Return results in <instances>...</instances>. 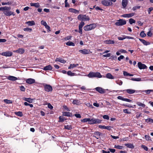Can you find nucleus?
<instances>
[{
	"mask_svg": "<svg viewBox=\"0 0 153 153\" xmlns=\"http://www.w3.org/2000/svg\"><path fill=\"white\" fill-rule=\"evenodd\" d=\"M96 26L97 25L96 24L93 23L85 26L83 28L85 30L89 31L94 29Z\"/></svg>",
	"mask_w": 153,
	"mask_h": 153,
	"instance_id": "f257e3e1",
	"label": "nucleus"
},
{
	"mask_svg": "<svg viewBox=\"0 0 153 153\" xmlns=\"http://www.w3.org/2000/svg\"><path fill=\"white\" fill-rule=\"evenodd\" d=\"M77 19L78 20L82 21H88L90 19L88 16L85 15L80 14L78 16Z\"/></svg>",
	"mask_w": 153,
	"mask_h": 153,
	"instance_id": "f03ea898",
	"label": "nucleus"
},
{
	"mask_svg": "<svg viewBox=\"0 0 153 153\" xmlns=\"http://www.w3.org/2000/svg\"><path fill=\"white\" fill-rule=\"evenodd\" d=\"M101 122V120L94 118H92L91 119H90L89 122V124H94L99 123Z\"/></svg>",
	"mask_w": 153,
	"mask_h": 153,
	"instance_id": "7ed1b4c3",
	"label": "nucleus"
},
{
	"mask_svg": "<svg viewBox=\"0 0 153 153\" xmlns=\"http://www.w3.org/2000/svg\"><path fill=\"white\" fill-rule=\"evenodd\" d=\"M126 21L123 19H120L117 21L115 23V25L117 26H122L126 24Z\"/></svg>",
	"mask_w": 153,
	"mask_h": 153,
	"instance_id": "20e7f679",
	"label": "nucleus"
},
{
	"mask_svg": "<svg viewBox=\"0 0 153 153\" xmlns=\"http://www.w3.org/2000/svg\"><path fill=\"white\" fill-rule=\"evenodd\" d=\"M45 90L47 92L51 91L52 90V87L50 85L45 84L43 85Z\"/></svg>",
	"mask_w": 153,
	"mask_h": 153,
	"instance_id": "39448f33",
	"label": "nucleus"
},
{
	"mask_svg": "<svg viewBox=\"0 0 153 153\" xmlns=\"http://www.w3.org/2000/svg\"><path fill=\"white\" fill-rule=\"evenodd\" d=\"M79 52L82 54H89L92 52H91L89 49H83L82 50H79Z\"/></svg>",
	"mask_w": 153,
	"mask_h": 153,
	"instance_id": "423d86ee",
	"label": "nucleus"
},
{
	"mask_svg": "<svg viewBox=\"0 0 153 153\" xmlns=\"http://www.w3.org/2000/svg\"><path fill=\"white\" fill-rule=\"evenodd\" d=\"M101 3L103 5L106 6L111 5L112 4V2H109L106 0H103L102 1Z\"/></svg>",
	"mask_w": 153,
	"mask_h": 153,
	"instance_id": "0eeeda50",
	"label": "nucleus"
},
{
	"mask_svg": "<svg viewBox=\"0 0 153 153\" xmlns=\"http://www.w3.org/2000/svg\"><path fill=\"white\" fill-rule=\"evenodd\" d=\"M13 53L9 51L4 52L1 53V55L2 56H10L12 55Z\"/></svg>",
	"mask_w": 153,
	"mask_h": 153,
	"instance_id": "6e6552de",
	"label": "nucleus"
},
{
	"mask_svg": "<svg viewBox=\"0 0 153 153\" xmlns=\"http://www.w3.org/2000/svg\"><path fill=\"white\" fill-rule=\"evenodd\" d=\"M96 90L101 94H104L105 92V90L100 87H97L95 88Z\"/></svg>",
	"mask_w": 153,
	"mask_h": 153,
	"instance_id": "1a4fd4ad",
	"label": "nucleus"
},
{
	"mask_svg": "<svg viewBox=\"0 0 153 153\" xmlns=\"http://www.w3.org/2000/svg\"><path fill=\"white\" fill-rule=\"evenodd\" d=\"M134 13H131L122 15L121 16L124 18H130L134 16Z\"/></svg>",
	"mask_w": 153,
	"mask_h": 153,
	"instance_id": "9d476101",
	"label": "nucleus"
},
{
	"mask_svg": "<svg viewBox=\"0 0 153 153\" xmlns=\"http://www.w3.org/2000/svg\"><path fill=\"white\" fill-rule=\"evenodd\" d=\"M41 24L45 26V27L49 31L51 30L50 27L48 25L47 23L44 20H42L41 22Z\"/></svg>",
	"mask_w": 153,
	"mask_h": 153,
	"instance_id": "9b49d317",
	"label": "nucleus"
},
{
	"mask_svg": "<svg viewBox=\"0 0 153 153\" xmlns=\"http://www.w3.org/2000/svg\"><path fill=\"white\" fill-rule=\"evenodd\" d=\"M138 65L139 68L140 69H145L147 68L145 65L142 64L141 62H139L138 63Z\"/></svg>",
	"mask_w": 153,
	"mask_h": 153,
	"instance_id": "f8f14e48",
	"label": "nucleus"
},
{
	"mask_svg": "<svg viewBox=\"0 0 153 153\" xmlns=\"http://www.w3.org/2000/svg\"><path fill=\"white\" fill-rule=\"evenodd\" d=\"M34 79L32 78L28 79L26 80V82L29 84H32L35 82Z\"/></svg>",
	"mask_w": 153,
	"mask_h": 153,
	"instance_id": "ddd939ff",
	"label": "nucleus"
},
{
	"mask_svg": "<svg viewBox=\"0 0 153 153\" xmlns=\"http://www.w3.org/2000/svg\"><path fill=\"white\" fill-rule=\"evenodd\" d=\"M14 52H16L21 54H23L25 52L24 49L23 48H19V49L13 51Z\"/></svg>",
	"mask_w": 153,
	"mask_h": 153,
	"instance_id": "4468645a",
	"label": "nucleus"
},
{
	"mask_svg": "<svg viewBox=\"0 0 153 153\" xmlns=\"http://www.w3.org/2000/svg\"><path fill=\"white\" fill-rule=\"evenodd\" d=\"M68 10L70 12L73 13L75 14L79 13V12L78 10L73 8H70Z\"/></svg>",
	"mask_w": 153,
	"mask_h": 153,
	"instance_id": "2eb2a0df",
	"label": "nucleus"
},
{
	"mask_svg": "<svg viewBox=\"0 0 153 153\" xmlns=\"http://www.w3.org/2000/svg\"><path fill=\"white\" fill-rule=\"evenodd\" d=\"M127 52L125 50L123 49H120L118 50L116 52V54L117 55H120L121 53H126Z\"/></svg>",
	"mask_w": 153,
	"mask_h": 153,
	"instance_id": "dca6fc26",
	"label": "nucleus"
},
{
	"mask_svg": "<svg viewBox=\"0 0 153 153\" xmlns=\"http://www.w3.org/2000/svg\"><path fill=\"white\" fill-rule=\"evenodd\" d=\"M25 24L29 26H32L35 25V22L33 21H29L25 22Z\"/></svg>",
	"mask_w": 153,
	"mask_h": 153,
	"instance_id": "f3484780",
	"label": "nucleus"
},
{
	"mask_svg": "<svg viewBox=\"0 0 153 153\" xmlns=\"http://www.w3.org/2000/svg\"><path fill=\"white\" fill-rule=\"evenodd\" d=\"M7 79L10 80L12 81H16L18 79V78L13 76H9L7 77Z\"/></svg>",
	"mask_w": 153,
	"mask_h": 153,
	"instance_id": "a211bd4d",
	"label": "nucleus"
},
{
	"mask_svg": "<svg viewBox=\"0 0 153 153\" xmlns=\"http://www.w3.org/2000/svg\"><path fill=\"white\" fill-rule=\"evenodd\" d=\"M128 4V0H122V5L123 8H125Z\"/></svg>",
	"mask_w": 153,
	"mask_h": 153,
	"instance_id": "6ab92c4d",
	"label": "nucleus"
},
{
	"mask_svg": "<svg viewBox=\"0 0 153 153\" xmlns=\"http://www.w3.org/2000/svg\"><path fill=\"white\" fill-rule=\"evenodd\" d=\"M104 42L105 44H114L115 43L114 41L110 40H105L104 41Z\"/></svg>",
	"mask_w": 153,
	"mask_h": 153,
	"instance_id": "aec40b11",
	"label": "nucleus"
},
{
	"mask_svg": "<svg viewBox=\"0 0 153 153\" xmlns=\"http://www.w3.org/2000/svg\"><path fill=\"white\" fill-rule=\"evenodd\" d=\"M139 40L144 45H147L150 44V43L149 42H147L144 39H139Z\"/></svg>",
	"mask_w": 153,
	"mask_h": 153,
	"instance_id": "412c9836",
	"label": "nucleus"
},
{
	"mask_svg": "<svg viewBox=\"0 0 153 153\" xmlns=\"http://www.w3.org/2000/svg\"><path fill=\"white\" fill-rule=\"evenodd\" d=\"M106 77L109 79H114V77L110 73H108L106 75Z\"/></svg>",
	"mask_w": 153,
	"mask_h": 153,
	"instance_id": "4be33fe9",
	"label": "nucleus"
},
{
	"mask_svg": "<svg viewBox=\"0 0 153 153\" xmlns=\"http://www.w3.org/2000/svg\"><path fill=\"white\" fill-rule=\"evenodd\" d=\"M4 13L7 16H10L12 15H13V16L15 15V14H14L11 11H5L4 12Z\"/></svg>",
	"mask_w": 153,
	"mask_h": 153,
	"instance_id": "5701e85b",
	"label": "nucleus"
},
{
	"mask_svg": "<svg viewBox=\"0 0 153 153\" xmlns=\"http://www.w3.org/2000/svg\"><path fill=\"white\" fill-rule=\"evenodd\" d=\"M124 91H126V92L129 94H133L135 91V90L132 89H127L124 90Z\"/></svg>",
	"mask_w": 153,
	"mask_h": 153,
	"instance_id": "b1692460",
	"label": "nucleus"
},
{
	"mask_svg": "<svg viewBox=\"0 0 153 153\" xmlns=\"http://www.w3.org/2000/svg\"><path fill=\"white\" fill-rule=\"evenodd\" d=\"M52 69V66L50 65H48L47 66L43 68V70L45 71L46 70H51Z\"/></svg>",
	"mask_w": 153,
	"mask_h": 153,
	"instance_id": "393cba45",
	"label": "nucleus"
},
{
	"mask_svg": "<svg viewBox=\"0 0 153 153\" xmlns=\"http://www.w3.org/2000/svg\"><path fill=\"white\" fill-rule=\"evenodd\" d=\"M55 61L56 62H59L61 63H63L66 62V61L62 58H57L56 59Z\"/></svg>",
	"mask_w": 153,
	"mask_h": 153,
	"instance_id": "a878e982",
	"label": "nucleus"
},
{
	"mask_svg": "<svg viewBox=\"0 0 153 153\" xmlns=\"http://www.w3.org/2000/svg\"><path fill=\"white\" fill-rule=\"evenodd\" d=\"M79 64H71L68 67V69H71L72 68H75L76 66H78Z\"/></svg>",
	"mask_w": 153,
	"mask_h": 153,
	"instance_id": "bb28decb",
	"label": "nucleus"
},
{
	"mask_svg": "<svg viewBox=\"0 0 153 153\" xmlns=\"http://www.w3.org/2000/svg\"><path fill=\"white\" fill-rule=\"evenodd\" d=\"M94 77H97L99 78L102 77V76L99 72H94Z\"/></svg>",
	"mask_w": 153,
	"mask_h": 153,
	"instance_id": "cd10ccee",
	"label": "nucleus"
},
{
	"mask_svg": "<svg viewBox=\"0 0 153 153\" xmlns=\"http://www.w3.org/2000/svg\"><path fill=\"white\" fill-rule=\"evenodd\" d=\"M131 80L132 81H141L144 80H142L141 78H131Z\"/></svg>",
	"mask_w": 153,
	"mask_h": 153,
	"instance_id": "c85d7f7f",
	"label": "nucleus"
},
{
	"mask_svg": "<svg viewBox=\"0 0 153 153\" xmlns=\"http://www.w3.org/2000/svg\"><path fill=\"white\" fill-rule=\"evenodd\" d=\"M62 115L63 116H66L68 117H70L72 116V114L69 112H63Z\"/></svg>",
	"mask_w": 153,
	"mask_h": 153,
	"instance_id": "c756f323",
	"label": "nucleus"
},
{
	"mask_svg": "<svg viewBox=\"0 0 153 153\" xmlns=\"http://www.w3.org/2000/svg\"><path fill=\"white\" fill-rule=\"evenodd\" d=\"M10 9V7H0V10L4 11L5 10H9Z\"/></svg>",
	"mask_w": 153,
	"mask_h": 153,
	"instance_id": "7c9ffc66",
	"label": "nucleus"
},
{
	"mask_svg": "<svg viewBox=\"0 0 153 153\" xmlns=\"http://www.w3.org/2000/svg\"><path fill=\"white\" fill-rule=\"evenodd\" d=\"M30 5L31 6H34L36 7H39V3H31Z\"/></svg>",
	"mask_w": 153,
	"mask_h": 153,
	"instance_id": "2f4dec72",
	"label": "nucleus"
},
{
	"mask_svg": "<svg viewBox=\"0 0 153 153\" xmlns=\"http://www.w3.org/2000/svg\"><path fill=\"white\" fill-rule=\"evenodd\" d=\"M66 44L67 45L69 46H74L75 45L74 43L71 41H68V42H66Z\"/></svg>",
	"mask_w": 153,
	"mask_h": 153,
	"instance_id": "473e14b6",
	"label": "nucleus"
},
{
	"mask_svg": "<svg viewBox=\"0 0 153 153\" xmlns=\"http://www.w3.org/2000/svg\"><path fill=\"white\" fill-rule=\"evenodd\" d=\"M137 104L139 106H140L143 108H144L146 106L145 105L141 102H136Z\"/></svg>",
	"mask_w": 153,
	"mask_h": 153,
	"instance_id": "72a5a7b5",
	"label": "nucleus"
},
{
	"mask_svg": "<svg viewBox=\"0 0 153 153\" xmlns=\"http://www.w3.org/2000/svg\"><path fill=\"white\" fill-rule=\"evenodd\" d=\"M87 76L89 78H92L94 77V72H90L88 75Z\"/></svg>",
	"mask_w": 153,
	"mask_h": 153,
	"instance_id": "f704fd0d",
	"label": "nucleus"
},
{
	"mask_svg": "<svg viewBox=\"0 0 153 153\" xmlns=\"http://www.w3.org/2000/svg\"><path fill=\"white\" fill-rule=\"evenodd\" d=\"M67 74L68 75L71 76L76 75L75 73H72L71 71H68L67 72Z\"/></svg>",
	"mask_w": 153,
	"mask_h": 153,
	"instance_id": "c9c22d12",
	"label": "nucleus"
},
{
	"mask_svg": "<svg viewBox=\"0 0 153 153\" xmlns=\"http://www.w3.org/2000/svg\"><path fill=\"white\" fill-rule=\"evenodd\" d=\"M73 103L74 104L78 105L80 103V102L78 100H74L73 102Z\"/></svg>",
	"mask_w": 153,
	"mask_h": 153,
	"instance_id": "e433bc0d",
	"label": "nucleus"
},
{
	"mask_svg": "<svg viewBox=\"0 0 153 153\" xmlns=\"http://www.w3.org/2000/svg\"><path fill=\"white\" fill-rule=\"evenodd\" d=\"M125 145L127 147L131 148H133L134 147L132 144L127 143Z\"/></svg>",
	"mask_w": 153,
	"mask_h": 153,
	"instance_id": "4c0bfd02",
	"label": "nucleus"
},
{
	"mask_svg": "<svg viewBox=\"0 0 153 153\" xmlns=\"http://www.w3.org/2000/svg\"><path fill=\"white\" fill-rule=\"evenodd\" d=\"M4 102L7 104H11L12 103L11 100H8L7 99H4Z\"/></svg>",
	"mask_w": 153,
	"mask_h": 153,
	"instance_id": "58836bf2",
	"label": "nucleus"
},
{
	"mask_svg": "<svg viewBox=\"0 0 153 153\" xmlns=\"http://www.w3.org/2000/svg\"><path fill=\"white\" fill-rule=\"evenodd\" d=\"M85 25V23L83 22H80L79 26V29H82V27Z\"/></svg>",
	"mask_w": 153,
	"mask_h": 153,
	"instance_id": "ea45409f",
	"label": "nucleus"
},
{
	"mask_svg": "<svg viewBox=\"0 0 153 153\" xmlns=\"http://www.w3.org/2000/svg\"><path fill=\"white\" fill-rule=\"evenodd\" d=\"M65 128L68 130H71L72 128V126L71 125H67L65 126Z\"/></svg>",
	"mask_w": 153,
	"mask_h": 153,
	"instance_id": "a19ab883",
	"label": "nucleus"
},
{
	"mask_svg": "<svg viewBox=\"0 0 153 153\" xmlns=\"http://www.w3.org/2000/svg\"><path fill=\"white\" fill-rule=\"evenodd\" d=\"M15 114L17 115L20 117L22 116V112L18 111L17 112H15Z\"/></svg>",
	"mask_w": 153,
	"mask_h": 153,
	"instance_id": "79ce46f5",
	"label": "nucleus"
},
{
	"mask_svg": "<svg viewBox=\"0 0 153 153\" xmlns=\"http://www.w3.org/2000/svg\"><path fill=\"white\" fill-rule=\"evenodd\" d=\"M90 118H85L83 120H81V122L84 123L86 122H89Z\"/></svg>",
	"mask_w": 153,
	"mask_h": 153,
	"instance_id": "37998d69",
	"label": "nucleus"
},
{
	"mask_svg": "<svg viewBox=\"0 0 153 153\" xmlns=\"http://www.w3.org/2000/svg\"><path fill=\"white\" fill-rule=\"evenodd\" d=\"M116 83L119 85H121L123 84V82L122 81L119 80H117L116 81Z\"/></svg>",
	"mask_w": 153,
	"mask_h": 153,
	"instance_id": "c03bdc74",
	"label": "nucleus"
},
{
	"mask_svg": "<svg viewBox=\"0 0 153 153\" xmlns=\"http://www.w3.org/2000/svg\"><path fill=\"white\" fill-rule=\"evenodd\" d=\"M135 21L133 19L131 18L129 19V22L130 24L135 23Z\"/></svg>",
	"mask_w": 153,
	"mask_h": 153,
	"instance_id": "a18cd8bd",
	"label": "nucleus"
},
{
	"mask_svg": "<svg viewBox=\"0 0 153 153\" xmlns=\"http://www.w3.org/2000/svg\"><path fill=\"white\" fill-rule=\"evenodd\" d=\"M145 139L147 141H151V139L150 138V137L149 136L147 135H145Z\"/></svg>",
	"mask_w": 153,
	"mask_h": 153,
	"instance_id": "49530a36",
	"label": "nucleus"
},
{
	"mask_svg": "<svg viewBox=\"0 0 153 153\" xmlns=\"http://www.w3.org/2000/svg\"><path fill=\"white\" fill-rule=\"evenodd\" d=\"M129 138L128 137H124L122 139H120V141H125L128 140Z\"/></svg>",
	"mask_w": 153,
	"mask_h": 153,
	"instance_id": "de8ad7c7",
	"label": "nucleus"
},
{
	"mask_svg": "<svg viewBox=\"0 0 153 153\" xmlns=\"http://www.w3.org/2000/svg\"><path fill=\"white\" fill-rule=\"evenodd\" d=\"M23 30L25 31L31 32L32 31V29L29 28H24L23 29Z\"/></svg>",
	"mask_w": 153,
	"mask_h": 153,
	"instance_id": "09e8293b",
	"label": "nucleus"
},
{
	"mask_svg": "<svg viewBox=\"0 0 153 153\" xmlns=\"http://www.w3.org/2000/svg\"><path fill=\"white\" fill-rule=\"evenodd\" d=\"M86 105L88 107L91 108H94V107L92 105L89 103H87L86 104Z\"/></svg>",
	"mask_w": 153,
	"mask_h": 153,
	"instance_id": "8fccbe9b",
	"label": "nucleus"
},
{
	"mask_svg": "<svg viewBox=\"0 0 153 153\" xmlns=\"http://www.w3.org/2000/svg\"><path fill=\"white\" fill-rule=\"evenodd\" d=\"M146 122H150L151 123H153V120L151 118H149L146 120Z\"/></svg>",
	"mask_w": 153,
	"mask_h": 153,
	"instance_id": "3c124183",
	"label": "nucleus"
},
{
	"mask_svg": "<svg viewBox=\"0 0 153 153\" xmlns=\"http://www.w3.org/2000/svg\"><path fill=\"white\" fill-rule=\"evenodd\" d=\"M140 36L142 37H144L146 36V34L144 33L143 31H142L140 33Z\"/></svg>",
	"mask_w": 153,
	"mask_h": 153,
	"instance_id": "603ef678",
	"label": "nucleus"
},
{
	"mask_svg": "<svg viewBox=\"0 0 153 153\" xmlns=\"http://www.w3.org/2000/svg\"><path fill=\"white\" fill-rule=\"evenodd\" d=\"M59 122H62L64 121L65 119L64 118L62 117V116H60L59 117Z\"/></svg>",
	"mask_w": 153,
	"mask_h": 153,
	"instance_id": "864d4df0",
	"label": "nucleus"
},
{
	"mask_svg": "<svg viewBox=\"0 0 153 153\" xmlns=\"http://www.w3.org/2000/svg\"><path fill=\"white\" fill-rule=\"evenodd\" d=\"M114 148L118 149H123V147L118 145H115L114 146Z\"/></svg>",
	"mask_w": 153,
	"mask_h": 153,
	"instance_id": "5fc2aeb1",
	"label": "nucleus"
},
{
	"mask_svg": "<svg viewBox=\"0 0 153 153\" xmlns=\"http://www.w3.org/2000/svg\"><path fill=\"white\" fill-rule=\"evenodd\" d=\"M125 37V36H122V37H118V39L120 40H122L124 39H126Z\"/></svg>",
	"mask_w": 153,
	"mask_h": 153,
	"instance_id": "6e6d98bb",
	"label": "nucleus"
},
{
	"mask_svg": "<svg viewBox=\"0 0 153 153\" xmlns=\"http://www.w3.org/2000/svg\"><path fill=\"white\" fill-rule=\"evenodd\" d=\"M146 93L149 94L151 92H153V90H148L144 91Z\"/></svg>",
	"mask_w": 153,
	"mask_h": 153,
	"instance_id": "4d7b16f0",
	"label": "nucleus"
},
{
	"mask_svg": "<svg viewBox=\"0 0 153 153\" xmlns=\"http://www.w3.org/2000/svg\"><path fill=\"white\" fill-rule=\"evenodd\" d=\"M20 89L21 91H24L25 89L23 86H21L20 87Z\"/></svg>",
	"mask_w": 153,
	"mask_h": 153,
	"instance_id": "13d9d810",
	"label": "nucleus"
},
{
	"mask_svg": "<svg viewBox=\"0 0 153 153\" xmlns=\"http://www.w3.org/2000/svg\"><path fill=\"white\" fill-rule=\"evenodd\" d=\"M27 102H29V103H31L33 102V99L30 98H28Z\"/></svg>",
	"mask_w": 153,
	"mask_h": 153,
	"instance_id": "bf43d9fd",
	"label": "nucleus"
},
{
	"mask_svg": "<svg viewBox=\"0 0 153 153\" xmlns=\"http://www.w3.org/2000/svg\"><path fill=\"white\" fill-rule=\"evenodd\" d=\"M124 58V56H123L121 55L117 58V59L119 61H120L121 59H123Z\"/></svg>",
	"mask_w": 153,
	"mask_h": 153,
	"instance_id": "052dcab7",
	"label": "nucleus"
},
{
	"mask_svg": "<svg viewBox=\"0 0 153 153\" xmlns=\"http://www.w3.org/2000/svg\"><path fill=\"white\" fill-rule=\"evenodd\" d=\"M103 118L104 119H107V120H109V117L107 115H104L103 116Z\"/></svg>",
	"mask_w": 153,
	"mask_h": 153,
	"instance_id": "680f3d73",
	"label": "nucleus"
},
{
	"mask_svg": "<svg viewBox=\"0 0 153 153\" xmlns=\"http://www.w3.org/2000/svg\"><path fill=\"white\" fill-rule=\"evenodd\" d=\"M123 101H126L127 102H131V100H130V99H127V98H124Z\"/></svg>",
	"mask_w": 153,
	"mask_h": 153,
	"instance_id": "e2e57ef3",
	"label": "nucleus"
},
{
	"mask_svg": "<svg viewBox=\"0 0 153 153\" xmlns=\"http://www.w3.org/2000/svg\"><path fill=\"white\" fill-rule=\"evenodd\" d=\"M141 147L143 148L144 150H146V151L148 150V148L146 146H145L143 145H142L141 146Z\"/></svg>",
	"mask_w": 153,
	"mask_h": 153,
	"instance_id": "0e129e2a",
	"label": "nucleus"
},
{
	"mask_svg": "<svg viewBox=\"0 0 153 153\" xmlns=\"http://www.w3.org/2000/svg\"><path fill=\"white\" fill-rule=\"evenodd\" d=\"M111 56V54L108 53L106 54H105L103 55V56L104 57H109Z\"/></svg>",
	"mask_w": 153,
	"mask_h": 153,
	"instance_id": "69168bd1",
	"label": "nucleus"
},
{
	"mask_svg": "<svg viewBox=\"0 0 153 153\" xmlns=\"http://www.w3.org/2000/svg\"><path fill=\"white\" fill-rule=\"evenodd\" d=\"M112 128V127L111 126H105V129L110 130Z\"/></svg>",
	"mask_w": 153,
	"mask_h": 153,
	"instance_id": "338daca9",
	"label": "nucleus"
},
{
	"mask_svg": "<svg viewBox=\"0 0 153 153\" xmlns=\"http://www.w3.org/2000/svg\"><path fill=\"white\" fill-rule=\"evenodd\" d=\"M48 106L49 108H50L51 109H52L53 108V106L50 103H49L48 104Z\"/></svg>",
	"mask_w": 153,
	"mask_h": 153,
	"instance_id": "774afa93",
	"label": "nucleus"
}]
</instances>
